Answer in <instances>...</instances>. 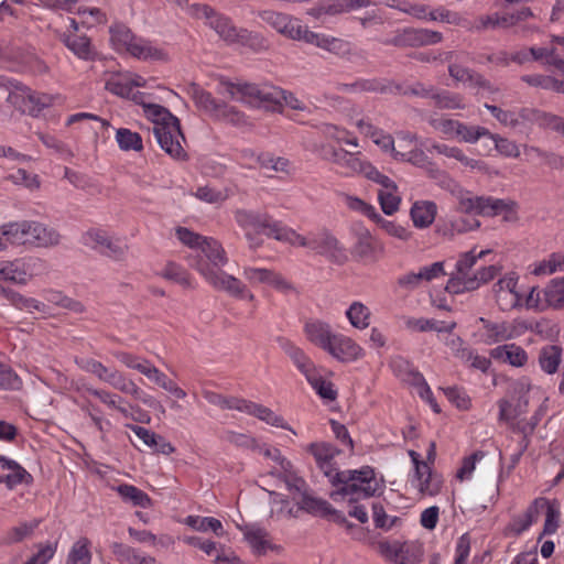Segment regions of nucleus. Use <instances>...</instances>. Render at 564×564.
<instances>
[{
    "label": "nucleus",
    "mask_w": 564,
    "mask_h": 564,
    "mask_svg": "<svg viewBox=\"0 0 564 564\" xmlns=\"http://www.w3.org/2000/svg\"><path fill=\"white\" fill-rule=\"evenodd\" d=\"M117 492L126 502H130L135 507L149 508L152 505L149 495L135 486L128 484L119 485Z\"/></svg>",
    "instance_id": "de8ad7c7"
},
{
    "label": "nucleus",
    "mask_w": 564,
    "mask_h": 564,
    "mask_svg": "<svg viewBox=\"0 0 564 564\" xmlns=\"http://www.w3.org/2000/svg\"><path fill=\"white\" fill-rule=\"evenodd\" d=\"M563 267L564 254L554 252L550 254L547 259L535 263L532 273L534 275H550L557 271H562Z\"/></svg>",
    "instance_id": "052dcab7"
},
{
    "label": "nucleus",
    "mask_w": 564,
    "mask_h": 564,
    "mask_svg": "<svg viewBox=\"0 0 564 564\" xmlns=\"http://www.w3.org/2000/svg\"><path fill=\"white\" fill-rule=\"evenodd\" d=\"M278 343L306 379L317 370L311 358L291 340L284 337H279Z\"/></svg>",
    "instance_id": "bb28decb"
},
{
    "label": "nucleus",
    "mask_w": 564,
    "mask_h": 564,
    "mask_svg": "<svg viewBox=\"0 0 564 564\" xmlns=\"http://www.w3.org/2000/svg\"><path fill=\"white\" fill-rule=\"evenodd\" d=\"M61 40L79 59L94 61L96 58L97 51L88 36L77 33H64Z\"/></svg>",
    "instance_id": "393cba45"
},
{
    "label": "nucleus",
    "mask_w": 564,
    "mask_h": 564,
    "mask_svg": "<svg viewBox=\"0 0 564 564\" xmlns=\"http://www.w3.org/2000/svg\"><path fill=\"white\" fill-rule=\"evenodd\" d=\"M310 249L336 264H344L348 260L344 246L326 229L311 234Z\"/></svg>",
    "instance_id": "9d476101"
},
{
    "label": "nucleus",
    "mask_w": 564,
    "mask_h": 564,
    "mask_svg": "<svg viewBox=\"0 0 564 564\" xmlns=\"http://www.w3.org/2000/svg\"><path fill=\"white\" fill-rule=\"evenodd\" d=\"M478 322L482 325V341L487 345L507 341L520 335V322L518 321H500L492 322L485 317H479Z\"/></svg>",
    "instance_id": "f8f14e48"
},
{
    "label": "nucleus",
    "mask_w": 564,
    "mask_h": 564,
    "mask_svg": "<svg viewBox=\"0 0 564 564\" xmlns=\"http://www.w3.org/2000/svg\"><path fill=\"white\" fill-rule=\"evenodd\" d=\"M337 89L339 91L354 94L365 91L383 94L388 91L387 85L381 79L377 78H361L350 84L341 83L338 84Z\"/></svg>",
    "instance_id": "58836bf2"
},
{
    "label": "nucleus",
    "mask_w": 564,
    "mask_h": 564,
    "mask_svg": "<svg viewBox=\"0 0 564 564\" xmlns=\"http://www.w3.org/2000/svg\"><path fill=\"white\" fill-rule=\"evenodd\" d=\"M53 101L54 98L51 95L33 91L29 88V94H26L28 107H24V113L37 117L43 109L52 106Z\"/></svg>",
    "instance_id": "6e6d98bb"
},
{
    "label": "nucleus",
    "mask_w": 564,
    "mask_h": 564,
    "mask_svg": "<svg viewBox=\"0 0 564 564\" xmlns=\"http://www.w3.org/2000/svg\"><path fill=\"white\" fill-rule=\"evenodd\" d=\"M291 494L293 495V499L299 498L297 505H300L302 511L322 517H324L326 511H329V502L307 495V486L303 492Z\"/></svg>",
    "instance_id": "a19ab883"
},
{
    "label": "nucleus",
    "mask_w": 564,
    "mask_h": 564,
    "mask_svg": "<svg viewBox=\"0 0 564 564\" xmlns=\"http://www.w3.org/2000/svg\"><path fill=\"white\" fill-rule=\"evenodd\" d=\"M111 552L121 563L127 564H159L153 556L144 555L139 550L123 543L113 542Z\"/></svg>",
    "instance_id": "473e14b6"
},
{
    "label": "nucleus",
    "mask_w": 564,
    "mask_h": 564,
    "mask_svg": "<svg viewBox=\"0 0 564 564\" xmlns=\"http://www.w3.org/2000/svg\"><path fill=\"white\" fill-rule=\"evenodd\" d=\"M325 351L341 362L358 360L365 354L364 349L354 339L338 333Z\"/></svg>",
    "instance_id": "dca6fc26"
},
{
    "label": "nucleus",
    "mask_w": 564,
    "mask_h": 564,
    "mask_svg": "<svg viewBox=\"0 0 564 564\" xmlns=\"http://www.w3.org/2000/svg\"><path fill=\"white\" fill-rule=\"evenodd\" d=\"M184 523L199 532L213 531L217 536H223L225 533L221 522L213 517L188 516Z\"/></svg>",
    "instance_id": "09e8293b"
},
{
    "label": "nucleus",
    "mask_w": 564,
    "mask_h": 564,
    "mask_svg": "<svg viewBox=\"0 0 564 564\" xmlns=\"http://www.w3.org/2000/svg\"><path fill=\"white\" fill-rule=\"evenodd\" d=\"M0 293L6 300L10 302L11 305H13L18 310H26L29 312H45L44 303L33 297H26L12 289L0 286Z\"/></svg>",
    "instance_id": "e433bc0d"
},
{
    "label": "nucleus",
    "mask_w": 564,
    "mask_h": 564,
    "mask_svg": "<svg viewBox=\"0 0 564 564\" xmlns=\"http://www.w3.org/2000/svg\"><path fill=\"white\" fill-rule=\"evenodd\" d=\"M307 452L314 456L317 466L330 481L334 478V474L338 471L334 467L333 460L340 451L330 443L316 442L307 446Z\"/></svg>",
    "instance_id": "a211bd4d"
},
{
    "label": "nucleus",
    "mask_w": 564,
    "mask_h": 564,
    "mask_svg": "<svg viewBox=\"0 0 564 564\" xmlns=\"http://www.w3.org/2000/svg\"><path fill=\"white\" fill-rule=\"evenodd\" d=\"M304 334L308 341L318 348L326 350L337 333H335L332 326L324 321L310 319L304 325Z\"/></svg>",
    "instance_id": "412c9836"
},
{
    "label": "nucleus",
    "mask_w": 564,
    "mask_h": 564,
    "mask_svg": "<svg viewBox=\"0 0 564 564\" xmlns=\"http://www.w3.org/2000/svg\"><path fill=\"white\" fill-rule=\"evenodd\" d=\"M235 44L247 46L253 51H260L267 47L265 39L258 32L240 29Z\"/></svg>",
    "instance_id": "338daca9"
},
{
    "label": "nucleus",
    "mask_w": 564,
    "mask_h": 564,
    "mask_svg": "<svg viewBox=\"0 0 564 564\" xmlns=\"http://www.w3.org/2000/svg\"><path fill=\"white\" fill-rule=\"evenodd\" d=\"M110 43L117 52H126L131 56L142 61L164 59L166 54L163 50L154 46L150 41L139 37L122 23H116L110 26Z\"/></svg>",
    "instance_id": "f03ea898"
},
{
    "label": "nucleus",
    "mask_w": 564,
    "mask_h": 564,
    "mask_svg": "<svg viewBox=\"0 0 564 564\" xmlns=\"http://www.w3.org/2000/svg\"><path fill=\"white\" fill-rule=\"evenodd\" d=\"M83 390L86 393L91 394V395L96 397L97 399H99L100 402H102L109 409L117 410L124 417H129L130 414H129L128 409L122 405L123 399L120 395H118L117 393L110 392L105 389H96V388H93L90 386H85V384L83 386Z\"/></svg>",
    "instance_id": "ea45409f"
},
{
    "label": "nucleus",
    "mask_w": 564,
    "mask_h": 564,
    "mask_svg": "<svg viewBox=\"0 0 564 564\" xmlns=\"http://www.w3.org/2000/svg\"><path fill=\"white\" fill-rule=\"evenodd\" d=\"M452 195L459 213L482 216L486 196L474 195L470 191L453 184Z\"/></svg>",
    "instance_id": "6ab92c4d"
},
{
    "label": "nucleus",
    "mask_w": 564,
    "mask_h": 564,
    "mask_svg": "<svg viewBox=\"0 0 564 564\" xmlns=\"http://www.w3.org/2000/svg\"><path fill=\"white\" fill-rule=\"evenodd\" d=\"M354 245L351 254L359 261L375 263L384 254V245L362 225L352 227Z\"/></svg>",
    "instance_id": "423d86ee"
},
{
    "label": "nucleus",
    "mask_w": 564,
    "mask_h": 564,
    "mask_svg": "<svg viewBox=\"0 0 564 564\" xmlns=\"http://www.w3.org/2000/svg\"><path fill=\"white\" fill-rule=\"evenodd\" d=\"M432 100L434 107L438 109L455 110L465 108L462 95L445 89H435Z\"/></svg>",
    "instance_id": "8fccbe9b"
},
{
    "label": "nucleus",
    "mask_w": 564,
    "mask_h": 564,
    "mask_svg": "<svg viewBox=\"0 0 564 564\" xmlns=\"http://www.w3.org/2000/svg\"><path fill=\"white\" fill-rule=\"evenodd\" d=\"M308 36L307 44L325 50L339 57H346L351 54L352 48L348 41L313 31Z\"/></svg>",
    "instance_id": "b1692460"
},
{
    "label": "nucleus",
    "mask_w": 564,
    "mask_h": 564,
    "mask_svg": "<svg viewBox=\"0 0 564 564\" xmlns=\"http://www.w3.org/2000/svg\"><path fill=\"white\" fill-rule=\"evenodd\" d=\"M329 155V158L327 156L325 159L338 166L340 173L346 176L364 174L365 167L368 165V162L361 161L359 158L343 149H330Z\"/></svg>",
    "instance_id": "4be33fe9"
},
{
    "label": "nucleus",
    "mask_w": 564,
    "mask_h": 564,
    "mask_svg": "<svg viewBox=\"0 0 564 564\" xmlns=\"http://www.w3.org/2000/svg\"><path fill=\"white\" fill-rule=\"evenodd\" d=\"M186 14L194 19H204L207 25L213 29L220 39L228 44H235L240 31L230 18L217 12L206 3H193L186 8Z\"/></svg>",
    "instance_id": "39448f33"
},
{
    "label": "nucleus",
    "mask_w": 564,
    "mask_h": 564,
    "mask_svg": "<svg viewBox=\"0 0 564 564\" xmlns=\"http://www.w3.org/2000/svg\"><path fill=\"white\" fill-rule=\"evenodd\" d=\"M241 412L253 415V416L258 417L259 420L264 421L265 423H268L272 426L285 429V430L291 431L293 434H295V431H293L284 422L282 416L275 414L271 409H269L264 405L245 400Z\"/></svg>",
    "instance_id": "2f4dec72"
},
{
    "label": "nucleus",
    "mask_w": 564,
    "mask_h": 564,
    "mask_svg": "<svg viewBox=\"0 0 564 564\" xmlns=\"http://www.w3.org/2000/svg\"><path fill=\"white\" fill-rule=\"evenodd\" d=\"M346 316L350 324L358 329L369 326L370 311L360 302H354L346 311Z\"/></svg>",
    "instance_id": "bf43d9fd"
},
{
    "label": "nucleus",
    "mask_w": 564,
    "mask_h": 564,
    "mask_svg": "<svg viewBox=\"0 0 564 564\" xmlns=\"http://www.w3.org/2000/svg\"><path fill=\"white\" fill-rule=\"evenodd\" d=\"M545 305L554 310L564 308V278L552 279L543 289Z\"/></svg>",
    "instance_id": "79ce46f5"
},
{
    "label": "nucleus",
    "mask_w": 564,
    "mask_h": 564,
    "mask_svg": "<svg viewBox=\"0 0 564 564\" xmlns=\"http://www.w3.org/2000/svg\"><path fill=\"white\" fill-rule=\"evenodd\" d=\"M306 380L322 399L334 401L337 398L334 384L330 381L324 380L317 370L308 376Z\"/></svg>",
    "instance_id": "e2e57ef3"
},
{
    "label": "nucleus",
    "mask_w": 564,
    "mask_h": 564,
    "mask_svg": "<svg viewBox=\"0 0 564 564\" xmlns=\"http://www.w3.org/2000/svg\"><path fill=\"white\" fill-rule=\"evenodd\" d=\"M281 96H283V89L263 85L259 96V104L256 107H264L270 110H278L281 107Z\"/></svg>",
    "instance_id": "13d9d810"
},
{
    "label": "nucleus",
    "mask_w": 564,
    "mask_h": 564,
    "mask_svg": "<svg viewBox=\"0 0 564 564\" xmlns=\"http://www.w3.org/2000/svg\"><path fill=\"white\" fill-rule=\"evenodd\" d=\"M330 484L337 489L330 494V498L337 501L339 498H349L356 501L376 495L380 489L373 468L362 466L360 469H347L336 471Z\"/></svg>",
    "instance_id": "f257e3e1"
},
{
    "label": "nucleus",
    "mask_w": 564,
    "mask_h": 564,
    "mask_svg": "<svg viewBox=\"0 0 564 564\" xmlns=\"http://www.w3.org/2000/svg\"><path fill=\"white\" fill-rule=\"evenodd\" d=\"M491 356L494 358H500L514 367H522L528 361L525 350L516 344L498 346L491 350Z\"/></svg>",
    "instance_id": "c9c22d12"
},
{
    "label": "nucleus",
    "mask_w": 564,
    "mask_h": 564,
    "mask_svg": "<svg viewBox=\"0 0 564 564\" xmlns=\"http://www.w3.org/2000/svg\"><path fill=\"white\" fill-rule=\"evenodd\" d=\"M524 160L527 163L535 165H547L553 169L563 166V159L553 152L544 151L538 147H523Z\"/></svg>",
    "instance_id": "f704fd0d"
},
{
    "label": "nucleus",
    "mask_w": 564,
    "mask_h": 564,
    "mask_svg": "<svg viewBox=\"0 0 564 564\" xmlns=\"http://www.w3.org/2000/svg\"><path fill=\"white\" fill-rule=\"evenodd\" d=\"M224 87L226 90L225 93H227L232 100L245 102L253 107L259 104L261 86L249 83H226Z\"/></svg>",
    "instance_id": "c756f323"
},
{
    "label": "nucleus",
    "mask_w": 564,
    "mask_h": 564,
    "mask_svg": "<svg viewBox=\"0 0 564 564\" xmlns=\"http://www.w3.org/2000/svg\"><path fill=\"white\" fill-rule=\"evenodd\" d=\"M199 249L213 264L212 268H220L228 261L223 246L214 238L204 237Z\"/></svg>",
    "instance_id": "37998d69"
},
{
    "label": "nucleus",
    "mask_w": 564,
    "mask_h": 564,
    "mask_svg": "<svg viewBox=\"0 0 564 564\" xmlns=\"http://www.w3.org/2000/svg\"><path fill=\"white\" fill-rule=\"evenodd\" d=\"M259 18L288 40L308 42V35L312 31L302 23L301 19L292 14L274 10H263L259 12Z\"/></svg>",
    "instance_id": "20e7f679"
},
{
    "label": "nucleus",
    "mask_w": 564,
    "mask_h": 564,
    "mask_svg": "<svg viewBox=\"0 0 564 564\" xmlns=\"http://www.w3.org/2000/svg\"><path fill=\"white\" fill-rule=\"evenodd\" d=\"M518 275L508 273L492 286L496 303L500 311L509 312L520 305L521 295L517 292Z\"/></svg>",
    "instance_id": "ddd939ff"
},
{
    "label": "nucleus",
    "mask_w": 564,
    "mask_h": 564,
    "mask_svg": "<svg viewBox=\"0 0 564 564\" xmlns=\"http://www.w3.org/2000/svg\"><path fill=\"white\" fill-rule=\"evenodd\" d=\"M198 271L212 284L215 289L225 291L234 296L248 299L252 301L253 294L247 291L246 285L237 278L225 273L220 269L209 268V265L203 264L198 267Z\"/></svg>",
    "instance_id": "6e6552de"
},
{
    "label": "nucleus",
    "mask_w": 564,
    "mask_h": 564,
    "mask_svg": "<svg viewBox=\"0 0 564 564\" xmlns=\"http://www.w3.org/2000/svg\"><path fill=\"white\" fill-rule=\"evenodd\" d=\"M378 198L381 209L386 215H392L399 209L401 198L397 193V188H380L378 191Z\"/></svg>",
    "instance_id": "774afa93"
},
{
    "label": "nucleus",
    "mask_w": 564,
    "mask_h": 564,
    "mask_svg": "<svg viewBox=\"0 0 564 564\" xmlns=\"http://www.w3.org/2000/svg\"><path fill=\"white\" fill-rule=\"evenodd\" d=\"M270 215L254 210L238 209L235 213L237 224L246 231L248 238L251 232L262 234L268 226Z\"/></svg>",
    "instance_id": "a878e982"
},
{
    "label": "nucleus",
    "mask_w": 564,
    "mask_h": 564,
    "mask_svg": "<svg viewBox=\"0 0 564 564\" xmlns=\"http://www.w3.org/2000/svg\"><path fill=\"white\" fill-rule=\"evenodd\" d=\"M25 225V243L40 248L59 245L62 236L56 229L35 220H26Z\"/></svg>",
    "instance_id": "2eb2a0df"
},
{
    "label": "nucleus",
    "mask_w": 564,
    "mask_h": 564,
    "mask_svg": "<svg viewBox=\"0 0 564 564\" xmlns=\"http://www.w3.org/2000/svg\"><path fill=\"white\" fill-rule=\"evenodd\" d=\"M143 112L153 122L154 126L163 124L164 122H173L177 120L166 108L155 104L141 102Z\"/></svg>",
    "instance_id": "0e129e2a"
},
{
    "label": "nucleus",
    "mask_w": 564,
    "mask_h": 564,
    "mask_svg": "<svg viewBox=\"0 0 564 564\" xmlns=\"http://www.w3.org/2000/svg\"><path fill=\"white\" fill-rule=\"evenodd\" d=\"M437 206L432 200L415 202L410 210L411 219L416 228L430 227L436 216Z\"/></svg>",
    "instance_id": "72a5a7b5"
},
{
    "label": "nucleus",
    "mask_w": 564,
    "mask_h": 564,
    "mask_svg": "<svg viewBox=\"0 0 564 564\" xmlns=\"http://www.w3.org/2000/svg\"><path fill=\"white\" fill-rule=\"evenodd\" d=\"M25 223L26 220L3 224L0 226V237L6 243L25 245Z\"/></svg>",
    "instance_id": "5fc2aeb1"
},
{
    "label": "nucleus",
    "mask_w": 564,
    "mask_h": 564,
    "mask_svg": "<svg viewBox=\"0 0 564 564\" xmlns=\"http://www.w3.org/2000/svg\"><path fill=\"white\" fill-rule=\"evenodd\" d=\"M482 216L496 217L499 215L503 216L507 221L517 219L518 204L512 199L495 198L486 196Z\"/></svg>",
    "instance_id": "cd10ccee"
},
{
    "label": "nucleus",
    "mask_w": 564,
    "mask_h": 564,
    "mask_svg": "<svg viewBox=\"0 0 564 564\" xmlns=\"http://www.w3.org/2000/svg\"><path fill=\"white\" fill-rule=\"evenodd\" d=\"M116 140L119 148L123 151H141L143 149L141 135L126 128L117 130Z\"/></svg>",
    "instance_id": "680f3d73"
},
{
    "label": "nucleus",
    "mask_w": 564,
    "mask_h": 564,
    "mask_svg": "<svg viewBox=\"0 0 564 564\" xmlns=\"http://www.w3.org/2000/svg\"><path fill=\"white\" fill-rule=\"evenodd\" d=\"M203 397L208 403L221 410H237L241 412L245 402V399L226 397L210 390H204Z\"/></svg>",
    "instance_id": "603ef678"
},
{
    "label": "nucleus",
    "mask_w": 564,
    "mask_h": 564,
    "mask_svg": "<svg viewBox=\"0 0 564 564\" xmlns=\"http://www.w3.org/2000/svg\"><path fill=\"white\" fill-rule=\"evenodd\" d=\"M39 520H32L30 522H22L17 527L9 529L1 538L0 544L2 545H11L15 543H20L25 539H29L33 535L35 529L39 527Z\"/></svg>",
    "instance_id": "4c0bfd02"
},
{
    "label": "nucleus",
    "mask_w": 564,
    "mask_h": 564,
    "mask_svg": "<svg viewBox=\"0 0 564 564\" xmlns=\"http://www.w3.org/2000/svg\"><path fill=\"white\" fill-rule=\"evenodd\" d=\"M83 243L98 253L121 259L126 253V247L118 240H113L105 230L94 228L83 235Z\"/></svg>",
    "instance_id": "9b49d317"
},
{
    "label": "nucleus",
    "mask_w": 564,
    "mask_h": 564,
    "mask_svg": "<svg viewBox=\"0 0 564 564\" xmlns=\"http://www.w3.org/2000/svg\"><path fill=\"white\" fill-rule=\"evenodd\" d=\"M105 382L124 394H129L135 399L140 398L141 389L134 381L128 379L122 372L116 369L110 370Z\"/></svg>",
    "instance_id": "c03bdc74"
},
{
    "label": "nucleus",
    "mask_w": 564,
    "mask_h": 564,
    "mask_svg": "<svg viewBox=\"0 0 564 564\" xmlns=\"http://www.w3.org/2000/svg\"><path fill=\"white\" fill-rule=\"evenodd\" d=\"M443 34L430 29L408 28L395 33L394 36L383 41L386 45L398 47H421L441 43Z\"/></svg>",
    "instance_id": "1a4fd4ad"
},
{
    "label": "nucleus",
    "mask_w": 564,
    "mask_h": 564,
    "mask_svg": "<svg viewBox=\"0 0 564 564\" xmlns=\"http://www.w3.org/2000/svg\"><path fill=\"white\" fill-rule=\"evenodd\" d=\"M243 276L251 284H268L278 292L289 294L295 292V286L281 273L264 268H245Z\"/></svg>",
    "instance_id": "4468645a"
},
{
    "label": "nucleus",
    "mask_w": 564,
    "mask_h": 564,
    "mask_svg": "<svg viewBox=\"0 0 564 564\" xmlns=\"http://www.w3.org/2000/svg\"><path fill=\"white\" fill-rule=\"evenodd\" d=\"M152 131L161 149L169 155L177 160H185L187 158L181 144V140L184 141L185 139L181 131L178 119L173 122L154 126Z\"/></svg>",
    "instance_id": "0eeeda50"
},
{
    "label": "nucleus",
    "mask_w": 564,
    "mask_h": 564,
    "mask_svg": "<svg viewBox=\"0 0 564 564\" xmlns=\"http://www.w3.org/2000/svg\"><path fill=\"white\" fill-rule=\"evenodd\" d=\"M195 105L214 118L223 101L215 99L210 93L202 89L199 86L193 85L189 91Z\"/></svg>",
    "instance_id": "49530a36"
},
{
    "label": "nucleus",
    "mask_w": 564,
    "mask_h": 564,
    "mask_svg": "<svg viewBox=\"0 0 564 564\" xmlns=\"http://www.w3.org/2000/svg\"><path fill=\"white\" fill-rule=\"evenodd\" d=\"M243 536L251 546L253 553L258 555L265 554L269 550L280 551L281 546L272 544L269 532L257 525H246L242 529Z\"/></svg>",
    "instance_id": "5701e85b"
},
{
    "label": "nucleus",
    "mask_w": 564,
    "mask_h": 564,
    "mask_svg": "<svg viewBox=\"0 0 564 564\" xmlns=\"http://www.w3.org/2000/svg\"><path fill=\"white\" fill-rule=\"evenodd\" d=\"M547 505L545 498H535L522 514L514 516L506 528V534L518 536L527 531L538 519L540 510Z\"/></svg>",
    "instance_id": "f3484780"
},
{
    "label": "nucleus",
    "mask_w": 564,
    "mask_h": 564,
    "mask_svg": "<svg viewBox=\"0 0 564 564\" xmlns=\"http://www.w3.org/2000/svg\"><path fill=\"white\" fill-rule=\"evenodd\" d=\"M429 21H438L456 26L466 29L469 26V20L464 18L460 13L446 9L445 7H437L429 13Z\"/></svg>",
    "instance_id": "3c124183"
},
{
    "label": "nucleus",
    "mask_w": 564,
    "mask_h": 564,
    "mask_svg": "<svg viewBox=\"0 0 564 564\" xmlns=\"http://www.w3.org/2000/svg\"><path fill=\"white\" fill-rule=\"evenodd\" d=\"M480 226L479 220L473 217L457 216L453 217L445 226L443 234L453 237L477 229Z\"/></svg>",
    "instance_id": "4d7b16f0"
},
{
    "label": "nucleus",
    "mask_w": 564,
    "mask_h": 564,
    "mask_svg": "<svg viewBox=\"0 0 564 564\" xmlns=\"http://www.w3.org/2000/svg\"><path fill=\"white\" fill-rule=\"evenodd\" d=\"M276 463L280 468L272 470L271 474L276 475L285 484L290 492H303L306 481L296 474L292 463L282 456Z\"/></svg>",
    "instance_id": "c85d7f7f"
},
{
    "label": "nucleus",
    "mask_w": 564,
    "mask_h": 564,
    "mask_svg": "<svg viewBox=\"0 0 564 564\" xmlns=\"http://www.w3.org/2000/svg\"><path fill=\"white\" fill-rule=\"evenodd\" d=\"M562 361V348L557 345H547L540 350L539 364L543 371L553 375Z\"/></svg>",
    "instance_id": "a18cd8bd"
},
{
    "label": "nucleus",
    "mask_w": 564,
    "mask_h": 564,
    "mask_svg": "<svg viewBox=\"0 0 564 564\" xmlns=\"http://www.w3.org/2000/svg\"><path fill=\"white\" fill-rule=\"evenodd\" d=\"M90 541L87 538H80L72 545L66 564H90Z\"/></svg>",
    "instance_id": "864d4df0"
},
{
    "label": "nucleus",
    "mask_w": 564,
    "mask_h": 564,
    "mask_svg": "<svg viewBox=\"0 0 564 564\" xmlns=\"http://www.w3.org/2000/svg\"><path fill=\"white\" fill-rule=\"evenodd\" d=\"M356 126L361 133L370 137L371 140L384 152H390L393 156L395 152H399V150L394 148V140L392 135L384 133L382 130L376 128L368 120L360 119L356 122Z\"/></svg>",
    "instance_id": "7c9ffc66"
},
{
    "label": "nucleus",
    "mask_w": 564,
    "mask_h": 564,
    "mask_svg": "<svg viewBox=\"0 0 564 564\" xmlns=\"http://www.w3.org/2000/svg\"><path fill=\"white\" fill-rule=\"evenodd\" d=\"M394 159L402 162H409L420 169L425 170L429 176L432 178H447L445 173L441 171L421 149L414 148L408 152H395Z\"/></svg>",
    "instance_id": "aec40b11"
},
{
    "label": "nucleus",
    "mask_w": 564,
    "mask_h": 564,
    "mask_svg": "<svg viewBox=\"0 0 564 564\" xmlns=\"http://www.w3.org/2000/svg\"><path fill=\"white\" fill-rule=\"evenodd\" d=\"M489 252L490 250H481L476 253L475 250H470L462 253L456 262L455 271L451 274L446 283L445 290L452 294H462L477 290L473 268L478 259H481Z\"/></svg>",
    "instance_id": "7ed1b4c3"
},
{
    "label": "nucleus",
    "mask_w": 564,
    "mask_h": 564,
    "mask_svg": "<svg viewBox=\"0 0 564 564\" xmlns=\"http://www.w3.org/2000/svg\"><path fill=\"white\" fill-rule=\"evenodd\" d=\"M214 119L240 127L246 124V117L242 112L237 110L235 107L229 106L225 102H221L217 112L214 116Z\"/></svg>",
    "instance_id": "69168bd1"
}]
</instances>
